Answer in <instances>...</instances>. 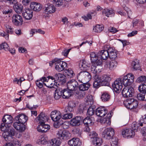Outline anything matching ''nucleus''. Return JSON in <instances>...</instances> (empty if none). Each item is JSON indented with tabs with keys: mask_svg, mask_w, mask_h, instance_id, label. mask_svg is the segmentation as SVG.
Segmentation results:
<instances>
[{
	"mask_svg": "<svg viewBox=\"0 0 146 146\" xmlns=\"http://www.w3.org/2000/svg\"><path fill=\"white\" fill-rule=\"evenodd\" d=\"M90 65V64L84 59L81 60L79 63V66L81 70H86Z\"/></svg>",
	"mask_w": 146,
	"mask_h": 146,
	"instance_id": "a878e982",
	"label": "nucleus"
},
{
	"mask_svg": "<svg viewBox=\"0 0 146 146\" xmlns=\"http://www.w3.org/2000/svg\"><path fill=\"white\" fill-rule=\"evenodd\" d=\"M23 21L22 17L19 14H14L12 17V23L15 25L18 26L21 25Z\"/></svg>",
	"mask_w": 146,
	"mask_h": 146,
	"instance_id": "9d476101",
	"label": "nucleus"
},
{
	"mask_svg": "<svg viewBox=\"0 0 146 146\" xmlns=\"http://www.w3.org/2000/svg\"><path fill=\"white\" fill-rule=\"evenodd\" d=\"M9 47L8 44L6 42H4L0 45V50L3 49L5 51H8Z\"/></svg>",
	"mask_w": 146,
	"mask_h": 146,
	"instance_id": "4d7b16f0",
	"label": "nucleus"
},
{
	"mask_svg": "<svg viewBox=\"0 0 146 146\" xmlns=\"http://www.w3.org/2000/svg\"><path fill=\"white\" fill-rule=\"evenodd\" d=\"M67 64L66 62L57 59L55 63V68L56 70L61 72L67 68Z\"/></svg>",
	"mask_w": 146,
	"mask_h": 146,
	"instance_id": "423d86ee",
	"label": "nucleus"
},
{
	"mask_svg": "<svg viewBox=\"0 0 146 146\" xmlns=\"http://www.w3.org/2000/svg\"><path fill=\"white\" fill-rule=\"evenodd\" d=\"M142 93L139 94L137 95V98L138 99L141 101H145V97L144 96V92H142Z\"/></svg>",
	"mask_w": 146,
	"mask_h": 146,
	"instance_id": "69168bd1",
	"label": "nucleus"
},
{
	"mask_svg": "<svg viewBox=\"0 0 146 146\" xmlns=\"http://www.w3.org/2000/svg\"><path fill=\"white\" fill-rule=\"evenodd\" d=\"M112 86L115 92L119 93L123 87L121 79L119 78L116 79L112 84Z\"/></svg>",
	"mask_w": 146,
	"mask_h": 146,
	"instance_id": "9b49d317",
	"label": "nucleus"
},
{
	"mask_svg": "<svg viewBox=\"0 0 146 146\" xmlns=\"http://www.w3.org/2000/svg\"><path fill=\"white\" fill-rule=\"evenodd\" d=\"M137 81L138 82H143L145 83L146 82V76L142 75L139 77L137 80Z\"/></svg>",
	"mask_w": 146,
	"mask_h": 146,
	"instance_id": "5fc2aeb1",
	"label": "nucleus"
},
{
	"mask_svg": "<svg viewBox=\"0 0 146 146\" xmlns=\"http://www.w3.org/2000/svg\"><path fill=\"white\" fill-rule=\"evenodd\" d=\"M6 31L7 33L4 31L2 33L0 32V35L4 37L6 40H8L9 34H12L14 33V29L11 26L8 25L6 27Z\"/></svg>",
	"mask_w": 146,
	"mask_h": 146,
	"instance_id": "4468645a",
	"label": "nucleus"
},
{
	"mask_svg": "<svg viewBox=\"0 0 146 146\" xmlns=\"http://www.w3.org/2000/svg\"><path fill=\"white\" fill-rule=\"evenodd\" d=\"M122 135L124 137H131L135 135V131L131 129H123L122 131Z\"/></svg>",
	"mask_w": 146,
	"mask_h": 146,
	"instance_id": "2eb2a0df",
	"label": "nucleus"
},
{
	"mask_svg": "<svg viewBox=\"0 0 146 146\" xmlns=\"http://www.w3.org/2000/svg\"><path fill=\"white\" fill-rule=\"evenodd\" d=\"M61 90L62 92V97L63 98H68L70 97L72 94V91H71L67 89H64Z\"/></svg>",
	"mask_w": 146,
	"mask_h": 146,
	"instance_id": "2f4dec72",
	"label": "nucleus"
},
{
	"mask_svg": "<svg viewBox=\"0 0 146 146\" xmlns=\"http://www.w3.org/2000/svg\"><path fill=\"white\" fill-rule=\"evenodd\" d=\"M44 85L48 88H54L56 89L58 88L57 86V83H54L53 85V83L51 82V81L50 80H48L46 79V81L45 82Z\"/></svg>",
	"mask_w": 146,
	"mask_h": 146,
	"instance_id": "f704fd0d",
	"label": "nucleus"
},
{
	"mask_svg": "<svg viewBox=\"0 0 146 146\" xmlns=\"http://www.w3.org/2000/svg\"><path fill=\"white\" fill-rule=\"evenodd\" d=\"M96 64L93 65L91 66V70L92 73L94 74H96L98 72H100V69L98 68L99 65L96 66Z\"/></svg>",
	"mask_w": 146,
	"mask_h": 146,
	"instance_id": "79ce46f5",
	"label": "nucleus"
},
{
	"mask_svg": "<svg viewBox=\"0 0 146 146\" xmlns=\"http://www.w3.org/2000/svg\"><path fill=\"white\" fill-rule=\"evenodd\" d=\"M103 14L105 15L106 16L109 17L113 15L114 14V11L113 9H105L103 11Z\"/></svg>",
	"mask_w": 146,
	"mask_h": 146,
	"instance_id": "e433bc0d",
	"label": "nucleus"
},
{
	"mask_svg": "<svg viewBox=\"0 0 146 146\" xmlns=\"http://www.w3.org/2000/svg\"><path fill=\"white\" fill-rule=\"evenodd\" d=\"M104 29V27L102 25H97L94 27L93 30L94 32L97 33L101 32Z\"/></svg>",
	"mask_w": 146,
	"mask_h": 146,
	"instance_id": "09e8293b",
	"label": "nucleus"
},
{
	"mask_svg": "<svg viewBox=\"0 0 146 146\" xmlns=\"http://www.w3.org/2000/svg\"><path fill=\"white\" fill-rule=\"evenodd\" d=\"M139 62V61L137 59H136L132 62V67L133 69L135 70H139L140 67Z\"/></svg>",
	"mask_w": 146,
	"mask_h": 146,
	"instance_id": "58836bf2",
	"label": "nucleus"
},
{
	"mask_svg": "<svg viewBox=\"0 0 146 146\" xmlns=\"http://www.w3.org/2000/svg\"><path fill=\"white\" fill-rule=\"evenodd\" d=\"M87 100H86V105H91L93 104V99L92 96H87Z\"/></svg>",
	"mask_w": 146,
	"mask_h": 146,
	"instance_id": "3c124183",
	"label": "nucleus"
},
{
	"mask_svg": "<svg viewBox=\"0 0 146 146\" xmlns=\"http://www.w3.org/2000/svg\"><path fill=\"white\" fill-rule=\"evenodd\" d=\"M117 63L115 60H112L110 63L109 68L111 70H113L116 67Z\"/></svg>",
	"mask_w": 146,
	"mask_h": 146,
	"instance_id": "a18cd8bd",
	"label": "nucleus"
},
{
	"mask_svg": "<svg viewBox=\"0 0 146 146\" xmlns=\"http://www.w3.org/2000/svg\"><path fill=\"white\" fill-rule=\"evenodd\" d=\"M55 11V7L53 5L48 4L45 5L44 12L46 14L48 15L54 13Z\"/></svg>",
	"mask_w": 146,
	"mask_h": 146,
	"instance_id": "6ab92c4d",
	"label": "nucleus"
},
{
	"mask_svg": "<svg viewBox=\"0 0 146 146\" xmlns=\"http://www.w3.org/2000/svg\"><path fill=\"white\" fill-rule=\"evenodd\" d=\"M131 129L133 131H137L138 126L137 124L135 122H134L131 124Z\"/></svg>",
	"mask_w": 146,
	"mask_h": 146,
	"instance_id": "e2e57ef3",
	"label": "nucleus"
},
{
	"mask_svg": "<svg viewBox=\"0 0 146 146\" xmlns=\"http://www.w3.org/2000/svg\"><path fill=\"white\" fill-rule=\"evenodd\" d=\"M0 129L3 131L2 133V136L5 140L7 141L11 140H17L13 137L15 135V130L14 129H11L9 127H7L3 123H1L0 125Z\"/></svg>",
	"mask_w": 146,
	"mask_h": 146,
	"instance_id": "f257e3e1",
	"label": "nucleus"
},
{
	"mask_svg": "<svg viewBox=\"0 0 146 146\" xmlns=\"http://www.w3.org/2000/svg\"><path fill=\"white\" fill-rule=\"evenodd\" d=\"M83 119V118L80 116H77L72 119L70 121V125L73 126H78L80 124V121Z\"/></svg>",
	"mask_w": 146,
	"mask_h": 146,
	"instance_id": "393cba45",
	"label": "nucleus"
},
{
	"mask_svg": "<svg viewBox=\"0 0 146 146\" xmlns=\"http://www.w3.org/2000/svg\"><path fill=\"white\" fill-rule=\"evenodd\" d=\"M78 85V83L74 80H69L67 83L68 89L72 92L77 90Z\"/></svg>",
	"mask_w": 146,
	"mask_h": 146,
	"instance_id": "1a4fd4ad",
	"label": "nucleus"
},
{
	"mask_svg": "<svg viewBox=\"0 0 146 146\" xmlns=\"http://www.w3.org/2000/svg\"><path fill=\"white\" fill-rule=\"evenodd\" d=\"M37 142L39 145H45L47 143V141L46 138L43 136L41 135L37 140Z\"/></svg>",
	"mask_w": 146,
	"mask_h": 146,
	"instance_id": "a19ab883",
	"label": "nucleus"
},
{
	"mask_svg": "<svg viewBox=\"0 0 146 146\" xmlns=\"http://www.w3.org/2000/svg\"><path fill=\"white\" fill-rule=\"evenodd\" d=\"M113 112L110 111V113L107 114L106 118H101L100 120V122L102 124H104L106 126L110 125L111 124V117Z\"/></svg>",
	"mask_w": 146,
	"mask_h": 146,
	"instance_id": "ddd939ff",
	"label": "nucleus"
},
{
	"mask_svg": "<svg viewBox=\"0 0 146 146\" xmlns=\"http://www.w3.org/2000/svg\"><path fill=\"white\" fill-rule=\"evenodd\" d=\"M19 144V142L17 140H11V142L7 143L4 146H14V145H18Z\"/></svg>",
	"mask_w": 146,
	"mask_h": 146,
	"instance_id": "8fccbe9b",
	"label": "nucleus"
},
{
	"mask_svg": "<svg viewBox=\"0 0 146 146\" xmlns=\"http://www.w3.org/2000/svg\"><path fill=\"white\" fill-rule=\"evenodd\" d=\"M40 124L37 127V131L39 132L45 133L50 129V126L48 125L45 124V123Z\"/></svg>",
	"mask_w": 146,
	"mask_h": 146,
	"instance_id": "5701e85b",
	"label": "nucleus"
},
{
	"mask_svg": "<svg viewBox=\"0 0 146 146\" xmlns=\"http://www.w3.org/2000/svg\"><path fill=\"white\" fill-rule=\"evenodd\" d=\"M127 79V78H126V77H124L122 80L123 84L126 87L130 85L132 83L129 82V81Z\"/></svg>",
	"mask_w": 146,
	"mask_h": 146,
	"instance_id": "13d9d810",
	"label": "nucleus"
},
{
	"mask_svg": "<svg viewBox=\"0 0 146 146\" xmlns=\"http://www.w3.org/2000/svg\"><path fill=\"white\" fill-rule=\"evenodd\" d=\"M138 89L141 92H146V85L144 84H141L139 86Z\"/></svg>",
	"mask_w": 146,
	"mask_h": 146,
	"instance_id": "bf43d9fd",
	"label": "nucleus"
},
{
	"mask_svg": "<svg viewBox=\"0 0 146 146\" xmlns=\"http://www.w3.org/2000/svg\"><path fill=\"white\" fill-rule=\"evenodd\" d=\"M82 84H79L78 86V87L79 91L76 92V94L80 97H83L86 96L87 91L90 87V85L88 83H84L83 82Z\"/></svg>",
	"mask_w": 146,
	"mask_h": 146,
	"instance_id": "f03ea898",
	"label": "nucleus"
},
{
	"mask_svg": "<svg viewBox=\"0 0 146 146\" xmlns=\"http://www.w3.org/2000/svg\"><path fill=\"white\" fill-rule=\"evenodd\" d=\"M37 118L40 124H43L47 121L48 120V116L43 113H40Z\"/></svg>",
	"mask_w": 146,
	"mask_h": 146,
	"instance_id": "412c9836",
	"label": "nucleus"
},
{
	"mask_svg": "<svg viewBox=\"0 0 146 146\" xmlns=\"http://www.w3.org/2000/svg\"><path fill=\"white\" fill-rule=\"evenodd\" d=\"M111 146H119L118 143L117 139H113L111 142Z\"/></svg>",
	"mask_w": 146,
	"mask_h": 146,
	"instance_id": "338daca9",
	"label": "nucleus"
},
{
	"mask_svg": "<svg viewBox=\"0 0 146 146\" xmlns=\"http://www.w3.org/2000/svg\"><path fill=\"white\" fill-rule=\"evenodd\" d=\"M115 133L114 129L111 127L106 129L102 133V137L107 139H112Z\"/></svg>",
	"mask_w": 146,
	"mask_h": 146,
	"instance_id": "39448f33",
	"label": "nucleus"
},
{
	"mask_svg": "<svg viewBox=\"0 0 146 146\" xmlns=\"http://www.w3.org/2000/svg\"><path fill=\"white\" fill-rule=\"evenodd\" d=\"M13 125L14 127L19 132H23L25 129V125L17 122H15L13 123Z\"/></svg>",
	"mask_w": 146,
	"mask_h": 146,
	"instance_id": "bb28decb",
	"label": "nucleus"
},
{
	"mask_svg": "<svg viewBox=\"0 0 146 146\" xmlns=\"http://www.w3.org/2000/svg\"><path fill=\"white\" fill-rule=\"evenodd\" d=\"M94 109L92 106H90L88 109L87 111V114L88 115L92 116L95 113Z\"/></svg>",
	"mask_w": 146,
	"mask_h": 146,
	"instance_id": "864d4df0",
	"label": "nucleus"
},
{
	"mask_svg": "<svg viewBox=\"0 0 146 146\" xmlns=\"http://www.w3.org/2000/svg\"><path fill=\"white\" fill-rule=\"evenodd\" d=\"M108 51H109V57L111 59L115 60L117 58V52L111 48H108Z\"/></svg>",
	"mask_w": 146,
	"mask_h": 146,
	"instance_id": "7c9ffc66",
	"label": "nucleus"
},
{
	"mask_svg": "<svg viewBox=\"0 0 146 146\" xmlns=\"http://www.w3.org/2000/svg\"><path fill=\"white\" fill-rule=\"evenodd\" d=\"M2 121L3 122V123H4L6 126H7V127L8 125L6 124H9L12 123L13 118L10 115H4L3 117Z\"/></svg>",
	"mask_w": 146,
	"mask_h": 146,
	"instance_id": "cd10ccee",
	"label": "nucleus"
},
{
	"mask_svg": "<svg viewBox=\"0 0 146 146\" xmlns=\"http://www.w3.org/2000/svg\"><path fill=\"white\" fill-rule=\"evenodd\" d=\"M30 6L31 9L34 11H40L42 8L41 5L40 3L36 2H31Z\"/></svg>",
	"mask_w": 146,
	"mask_h": 146,
	"instance_id": "c85d7f7f",
	"label": "nucleus"
},
{
	"mask_svg": "<svg viewBox=\"0 0 146 146\" xmlns=\"http://www.w3.org/2000/svg\"><path fill=\"white\" fill-rule=\"evenodd\" d=\"M111 98L110 95L108 93L105 92L101 95V99L103 102H107L109 101Z\"/></svg>",
	"mask_w": 146,
	"mask_h": 146,
	"instance_id": "4c0bfd02",
	"label": "nucleus"
},
{
	"mask_svg": "<svg viewBox=\"0 0 146 146\" xmlns=\"http://www.w3.org/2000/svg\"><path fill=\"white\" fill-rule=\"evenodd\" d=\"M61 113L57 110L52 111L50 113V117L54 121H58L61 117Z\"/></svg>",
	"mask_w": 146,
	"mask_h": 146,
	"instance_id": "a211bd4d",
	"label": "nucleus"
},
{
	"mask_svg": "<svg viewBox=\"0 0 146 146\" xmlns=\"http://www.w3.org/2000/svg\"><path fill=\"white\" fill-rule=\"evenodd\" d=\"M91 78L90 73L86 71H83L80 72L78 75L77 79L81 83L84 82L85 80H89Z\"/></svg>",
	"mask_w": 146,
	"mask_h": 146,
	"instance_id": "20e7f679",
	"label": "nucleus"
},
{
	"mask_svg": "<svg viewBox=\"0 0 146 146\" xmlns=\"http://www.w3.org/2000/svg\"><path fill=\"white\" fill-rule=\"evenodd\" d=\"M71 136L70 133L66 130H59L56 133L57 137L61 141H66L69 139Z\"/></svg>",
	"mask_w": 146,
	"mask_h": 146,
	"instance_id": "7ed1b4c3",
	"label": "nucleus"
},
{
	"mask_svg": "<svg viewBox=\"0 0 146 146\" xmlns=\"http://www.w3.org/2000/svg\"><path fill=\"white\" fill-rule=\"evenodd\" d=\"M94 78L95 80L93 83V86L94 88H98L100 85L101 77L97 74H95L94 76Z\"/></svg>",
	"mask_w": 146,
	"mask_h": 146,
	"instance_id": "72a5a7b5",
	"label": "nucleus"
},
{
	"mask_svg": "<svg viewBox=\"0 0 146 146\" xmlns=\"http://www.w3.org/2000/svg\"><path fill=\"white\" fill-rule=\"evenodd\" d=\"M83 122L85 125L88 126H91L92 123V121L88 117H86L83 120Z\"/></svg>",
	"mask_w": 146,
	"mask_h": 146,
	"instance_id": "c03bdc74",
	"label": "nucleus"
},
{
	"mask_svg": "<svg viewBox=\"0 0 146 146\" xmlns=\"http://www.w3.org/2000/svg\"><path fill=\"white\" fill-rule=\"evenodd\" d=\"M90 57L91 61L93 62L94 64H96L97 65H101L102 64V60L98 59V56L95 52H91Z\"/></svg>",
	"mask_w": 146,
	"mask_h": 146,
	"instance_id": "dca6fc26",
	"label": "nucleus"
},
{
	"mask_svg": "<svg viewBox=\"0 0 146 146\" xmlns=\"http://www.w3.org/2000/svg\"><path fill=\"white\" fill-rule=\"evenodd\" d=\"M61 90L59 89L58 91L56 89L55 90V93L54 95V98L56 100H58L62 96V92L61 91Z\"/></svg>",
	"mask_w": 146,
	"mask_h": 146,
	"instance_id": "37998d69",
	"label": "nucleus"
},
{
	"mask_svg": "<svg viewBox=\"0 0 146 146\" xmlns=\"http://www.w3.org/2000/svg\"><path fill=\"white\" fill-rule=\"evenodd\" d=\"M62 0H53V3L55 4L56 6H60L62 5Z\"/></svg>",
	"mask_w": 146,
	"mask_h": 146,
	"instance_id": "0e129e2a",
	"label": "nucleus"
},
{
	"mask_svg": "<svg viewBox=\"0 0 146 146\" xmlns=\"http://www.w3.org/2000/svg\"><path fill=\"white\" fill-rule=\"evenodd\" d=\"M73 114L71 113H67L63 116L62 119H68L71 118L72 117Z\"/></svg>",
	"mask_w": 146,
	"mask_h": 146,
	"instance_id": "052dcab7",
	"label": "nucleus"
},
{
	"mask_svg": "<svg viewBox=\"0 0 146 146\" xmlns=\"http://www.w3.org/2000/svg\"><path fill=\"white\" fill-rule=\"evenodd\" d=\"M15 119L19 123L24 124L27 122L28 117L24 114H20L16 117Z\"/></svg>",
	"mask_w": 146,
	"mask_h": 146,
	"instance_id": "aec40b11",
	"label": "nucleus"
},
{
	"mask_svg": "<svg viewBox=\"0 0 146 146\" xmlns=\"http://www.w3.org/2000/svg\"><path fill=\"white\" fill-rule=\"evenodd\" d=\"M65 72L66 74L69 76L70 78L72 77L74 75L73 71L71 69L65 70Z\"/></svg>",
	"mask_w": 146,
	"mask_h": 146,
	"instance_id": "6e6d98bb",
	"label": "nucleus"
},
{
	"mask_svg": "<svg viewBox=\"0 0 146 146\" xmlns=\"http://www.w3.org/2000/svg\"><path fill=\"white\" fill-rule=\"evenodd\" d=\"M108 112L107 110L104 107H100L95 110L96 114L98 116L102 117L104 116Z\"/></svg>",
	"mask_w": 146,
	"mask_h": 146,
	"instance_id": "f3484780",
	"label": "nucleus"
},
{
	"mask_svg": "<svg viewBox=\"0 0 146 146\" xmlns=\"http://www.w3.org/2000/svg\"><path fill=\"white\" fill-rule=\"evenodd\" d=\"M50 143L52 146H58L60 145L61 142L60 141L57 140L55 138H54L51 140Z\"/></svg>",
	"mask_w": 146,
	"mask_h": 146,
	"instance_id": "49530a36",
	"label": "nucleus"
},
{
	"mask_svg": "<svg viewBox=\"0 0 146 146\" xmlns=\"http://www.w3.org/2000/svg\"><path fill=\"white\" fill-rule=\"evenodd\" d=\"M100 55L102 59L106 60L109 57V51L108 48L107 50H103L101 51L100 53Z\"/></svg>",
	"mask_w": 146,
	"mask_h": 146,
	"instance_id": "c9c22d12",
	"label": "nucleus"
},
{
	"mask_svg": "<svg viewBox=\"0 0 146 146\" xmlns=\"http://www.w3.org/2000/svg\"><path fill=\"white\" fill-rule=\"evenodd\" d=\"M23 16L24 18L27 20H30L33 16V11L29 9H26L23 13Z\"/></svg>",
	"mask_w": 146,
	"mask_h": 146,
	"instance_id": "4be33fe9",
	"label": "nucleus"
},
{
	"mask_svg": "<svg viewBox=\"0 0 146 146\" xmlns=\"http://www.w3.org/2000/svg\"><path fill=\"white\" fill-rule=\"evenodd\" d=\"M46 81V78L45 77H43L39 80L36 81L35 83L36 86L40 89L42 88L43 86L44 82Z\"/></svg>",
	"mask_w": 146,
	"mask_h": 146,
	"instance_id": "473e14b6",
	"label": "nucleus"
},
{
	"mask_svg": "<svg viewBox=\"0 0 146 146\" xmlns=\"http://www.w3.org/2000/svg\"><path fill=\"white\" fill-rule=\"evenodd\" d=\"M124 77H126L127 79L131 83H132L134 81V77L132 74L129 73Z\"/></svg>",
	"mask_w": 146,
	"mask_h": 146,
	"instance_id": "603ef678",
	"label": "nucleus"
},
{
	"mask_svg": "<svg viewBox=\"0 0 146 146\" xmlns=\"http://www.w3.org/2000/svg\"><path fill=\"white\" fill-rule=\"evenodd\" d=\"M68 143L70 146H80L81 145L79 139L75 138L69 140Z\"/></svg>",
	"mask_w": 146,
	"mask_h": 146,
	"instance_id": "b1692460",
	"label": "nucleus"
},
{
	"mask_svg": "<svg viewBox=\"0 0 146 146\" xmlns=\"http://www.w3.org/2000/svg\"><path fill=\"white\" fill-rule=\"evenodd\" d=\"M140 125L143 126V124H146V114L142 116V119H140Z\"/></svg>",
	"mask_w": 146,
	"mask_h": 146,
	"instance_id": "680f3d73",
	"label": "nucleus"
},
{
	"mask_svg": "<svg viewBox=\"0 0 146 146\" xmlns=\"http://www.w3.org/2000/svg\"><path fill=\"white\" fill-rule=\"evenodd\" d=\"M92 141L93 144L96 146H100L101 145L103 142L102 139L97 137H95V139L94 140H92Z\"/></svg>",
	"mask_w": 146,
	"mask_h": 146,
	"instance_id": "ea45409f",
	"label": "nucleus"
},
{
	"mask_svg": "<svg viewBox=\"0 0 146 146\" xmlns=\"http://www.w3.org/2000/svg\"><path fill=\"white\" fill-rule=\"evenodd\" d=\"M88 135L91 138L93 139L94 140L95 137H96L98 136V134L95 131L91 132Z\"/></svg>",
	"mask_w": 146,
	"mask_h": 146,
	"instance_id": "774afa93",
	"label": "nucleus"
},
{
	"mask_svg": "<svg viewBox=\"0 0 146 146\" xmlns=\"http://www.w3.org/2000/svg\"><path fill=\"white\" fill-rule=\"evenodd\" d=\"M126 102L128 104L127 108L130 109H135L138 106V102L133 98H128Z\"/></svg>",
	"mask_w": 146,
	"mask_h": 146,
	"instance_id": "f8f14e48",
	"label": "nucleus"
},
{
	"mask_svg": "<svg viewBox=\"0 0 146 146\" xmlns=\"http://www.w3.org/2000/svg\"><path fill=\"white\" fill-rule=\"evenodd\" d=\"M72 131L74 134L77 135L78 136L81 137L82 131L79 128L75 127L73 129Z\"/></svg>",
	"mask_w": 146,
	"mask_h": 146,
	"instance_id": "de8ad7c7",
	"label": "nucleus"
},
{
	"mask_svg": "<svg viewBox=\"0 0 146 146\" xmlns=\"http://www.w3.org/2000/svg\"><path fill=\"white\" fill-rule=\"evenodd\" d=\"M11 4H13V7L16 13L18 14L21 13L23 9V5L18 2L17 0H13L10 3Z\"/></svg>",
	"mask_w": 146,
	"mask_h": 146,
	"instance_id": "6e6552de",
	"label": "nucleus"
},
{
	"mask_svg": "<svg viewBox=\"0 0 146 146\" xmlns=\"http://www.w3.org/2000/svg\"><path fill=\"white\" fill-rule=\"evenodd\" d=\"M55 77L56 81L61 82L63 84L66 82V80L63 74L61 73H56L55 74Z\"/></svg>",
	"mask_w": 146,
	"mask_h": 146,
	"instance_id": "c756f323",
	"label": "nucleus"
},
{
	"mask_svg": "<svg viewBox=\"0 0 146 146\" xmlns=\"http://www.w3.org/2000/svg\"><path fill=\"white\" fill-rule=\"evenodd\" d=\"M134 92V89L133 87H125L122 91V94L123 97L127 98L132 97Z\"/></svg>",
	"mask_w": 146,
	"mask_h": 146,
	"instance_id": "0eeeda50",
	"label": "nucleus"
}]
</instances>
